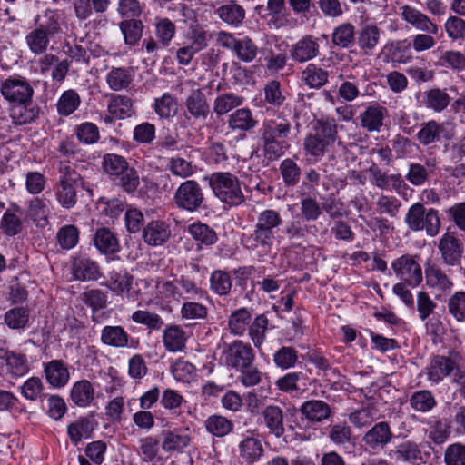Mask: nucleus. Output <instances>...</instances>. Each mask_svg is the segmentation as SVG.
<instances>
[{
	"label": "nucleus",
	"mask_w": 465,
	"mask_h": 465,
	"mask_svg": "<svg viewBox=\"0 0 465 465\" xmlns=\"http://www.w3.org/2000/svg\"><path fill=\"white\" fill-rule=\"evenodd\" d=\"M186 111L195 120H205L210 113V106L205 94L201 89L193 90L184 102Z\"/></svg>",
	"instance_id": "obj_31"
},
{
	"label": "nucleus",
	"mask_w": 465,
	"mask_h": 465,
	"mask_svg": "<svg viewBox=\"0 0 465 465\" xmlns=\"http://www.w3.org/2000/svg\"><path fill=\"white\" fill-rule=\"evenodd\" d=\"M16 212H21L20 207L17 204H12V207L8 208L1 218L0 225L6 235H16L22 230V221L16 215Z\"/></svg>",
	"instance_id": "obj_55"
},
{
	"label": "nucleus",
	"mask_w": 465,
	"mask_h": 465,
	"mask_svg": "<svg viewBox=\"0 0 465 465\" xmlns=\"http://www.w3.org/2000/svg\"><path fill=\"white\" fill-rule=\"evenodd\" d=\"M423 104L435 113L443 112L450 103V97L445 89L431 88L424 92Z\"/></svg>",
	"instance_id": "obj_41"
},
{
	"label": "nucleus",
	"mask_w": 465,
	"mask_h": 465,
	"mask_svg": "<svg viewBox=\"0 0 465 465\" xmlns=\"http://www.w3.org/2000/svg\"><path fill=\"white\" fill-rule=\"evenodd\" d=\"M292 124L285 118L264 120L261 129L263 149L270 158L277 159L290 147Z\"/></svg>",
	"instance_id": "obj_3"
},
{
	"label": "nucleus",
	"mask_w": 465,
	"mask_h": 465,
	"mask_svg": "<svg viewBox=\"0 0 465 465\" xmlns=\"http://www.w3.org/2000/svg\"><path fill=\"white\" fill-rule=\"evenodd\" d=\"M44 371L47 382L54 388L64 387L70 379L68 368L61 360H53L47 362Z\"/></svg>",
	"instance_id": "obj_30"
},
{
	"label": "nucleus",
	"mask_w": 465,
	"mask_h": 465,
	"mask_svg": "<svg viewBox=\"0 0 465 465\" xmlns=\"http://www.w3.org/2000/svg\"><path fill=\"white\" fill-rule=\"evenodd\" d=\"M154 35L163 47L170 45L176 34V25L167 17H155Z\"/></svg>",
	"instance_id": "obj_44"
},
{
	"label": "nucleus",
	"mask_w": 465,
	"mask_h": 465,
	"mask_svg": "<svg viewBox=\"0 0 465 465\" xmlns=\"http://www.w3.org/2000/svg\"><path fill=\"white\" fill-rule=\"evenodd\" d=\"M218 17L232 27H239L245 19V10L234 1L221 5L215 10Z\"/></svg>",
	"instance_id": "obj_35"
},
{
	"label": "nucleus",
	"mask_w": 465,
	"mask_h": 465,
	"mask_svg": "<svg viewBox=\"0 0 465 465\" xmlns=\"http://www.w3.org/2000/svg\"><path fill=\"white\" fill-rule=\"evenodd\" d=\"M232 420L222 415L213 414L209 416L204 421L205 430L214 437L222 438L233 430Z\"/></svg>",
	"instance_id": "obj_49"
},
{
	"label": "nucleus",
	"mask_w": 465,
	"mask_h": 465,
	"mask_svg": "<svg viewBox=\"0 0 465 465\" xmlns=\"http://www.w3.org/2000/svg\"><path fill=\"white\" fill-rule=\"evenodd\" d=\"M389 456L397 461L409 463H415L422 459L418 444L411 440L398 444L394 450L390 451Z\"/></svg>",
	"instance_id": "obj_39"
},
{
	"label": "nucleus",
	"mask_w": 465,
	"mask_h": 465,
	"mask_svg": "<svg viewBox=\"0 0 465 465\" xmlns=\"http://www.w3.org/2000/svg\"><path fill=\"white\" fill-rule=\"evenodd\" d=\"M254 358L255 353L252 346L240 340L225 344L222 352L224 364L236 371L252 365Z\"/></svg>",
	"instance_id": "obj_8"
},
{
	"label": "nucleus",
	"mask_w": 465,
	"mask_h": 465,
	"mask_svg": "<svg viewBox=\"0 0 465 465\" xmlns=\"http://www.w3.org/2000/svg\"><path fill=\"white\" fill-rule=\"evenodd\" d=\"M436 167L437 163L433 159L427 160L425 164L411 163L405 178L413 186H422L430 180Z\"/></svg>",
	"instance_id": "obj_28"
},
{
	"label": "nucleus",
	"mask_w": 465,
	"mask_h": 465,
	"mask_svg": "<svg viewBox=\"0 0 465 465\" xmlns=\"http://www.w3.org/2000/svg\"><path fill=\"white\" fill-rule=\"evenodd\" d=\"M427 378L433 383H439L445 377L452 374L458 370V365L454 360L450 357L437 355L434 356L427 368Z\"/></svg>",
	"instance_id": "obj_16"
},
{
	"label": "nucleus",
	"mask_w": 465,
	"mask_h": 465,
	"mask_svg": "<svg viewBox=\"0 0 465 465\" xmlns=\"http://www.w3.org/2000/svg\"><path fill=\"white\" fill-rule=\"evenodd\" d=\"M437 247L442 264L448 267H461L464 245L456 232L446 231L439 238Z\"/></svg>",
	"instance_id": "obj_9"
},
{
	"label": "nucleus",
	"mask_w": 465,
	"mask_h": 465,
	"mask_svg": "<svg viewBox=\"0 0 465 465\" xmlns=\"http://www.w3.org/2000/svg\"><path fill=\"white\" fill-rule=\"evenodd\" d=\"M213 195L230 207L242 205L245 196L239 178L230 172H214L205 177Z\"/></svg>",
	"instance_id": "obj_4"
},
{
	"label": "nucleus",
	"mask_w": 465,
	"mask_h": 465,
	"mask_svg": "<svg viewBox=\"0 0 465 465\" xmlns=\"http://www.w3.org/2000/svg\"><path fill=\"white\" fill-rule=\"evenodd\" d=\"M70 398L77 407L87 408L92 406L95 400L94 384L85 379L74 382L70 391Z\"/></svg>",
	"instance_id": "obj_22"
},
{
	"label": "nucleus",
	"mask_w": 465,
	"mask_h": 465,
	"mask_svg": "<svg viewBox=\"0 0 465 465\" xmlns=\"http://www.w3.org/2000/svg\"><path fill=\"white\" fill-rule=\"evenodd\" d=\"M379 418V410L373 404H368L349 415V420L356 428L371 425Z\"/></svg>",
	"instance_id": "obj_50"
},
{
	"label": "nucleus",
	"mask_w": 465,
	"mask_h": 465,
	"mask_svg": "<svg viewBox=\"0 0 465 465\" xmlns=\"http://www.w3.org/2000/svg\"><path fill=\"white\" fill-rule=\"evenodd\" d=\"M239 456L246 463L252 464L260 460L263 453L262 441L255 437H245L238 444Z\"/></svg>",
	"instance_id": "obj_37"
},
{
	"label": "nucleus",
	"mask_w": 465,
	"mask_h": 465,
	"mask_svg": "<svg viewBox=\"0 0 465 465\" xmlns=\"http://www.w3.org/2000/svg\"><path fill=\"white\" fill-rule=\"evenodd\" d=\"M94 246L104 254L116 253L119 249V242L116 235L108 228H99L94 236Z\"/></svg>",
	"instance_id": "obj_40"
},
{
	"label": "nucleus",
	"mask_w": 465,
	"mask_h": 465,
	"mask_svg": "<svg viewBox=\"0 0 465 465\" xmlns=\"http://www.w3.org/2000/svg\"><path fill=\"white\" fill-rule=\"evenodd\" d=\"M81 98L74 90L64 91L57 102V112L59 114L68 116L72 114L80 105Z\"/></svg>",
	"instance_id": "obj_62"
},
{
	"label": "nucleus",
	"mask_w": 465,
	"mask_h": 465,
	"mask_svg": "<svg viewBox=\"0 0 465 465\" xmlns=\"http://www.w3.org/2000/svg\"><path fill=\"white\" fill-rule=\"evenodd\" d=\"M405 223L409 229L414 232L425 230L427 235L436 236L440 229L439 212L433 208L425 209L420 203L412 204L406 215Z\"/></svg>",
	"instance_id": "obj_6"
},
{
	"label": "nucleus",
	"mask_w": 465,
	"mask_h": 465,
	"mask_svg": "<svg viewBox=\"0 0 465 465\" xmlns=\"http://www.w3.org/2000/svg\"><path fill=\"white\" fill-rule=\"evenodd\" d=\"M381 34V29L376 24H367L361 26L356 37V43L361 52L367 55L371 54L380 43Z\"/></svg>",
	"instance_id": "obj_18"
},
{
	"label": "nucleus",
	"mask_w": 465,
	"mask_h": 465,
	"mask_svg": "<svg viewBox=\"0 0 465 465\" xmlns=\"http://www.w3.org/2000/svg\"><path fill=\"white\" fill-rule=\"evenodd\" d=\"M71 272L76 281H95L100 277V268L96 262L88 257L79 256L72 261Z\"/></svg>",
	"instance_id": "obj_19"
},
{
	"label": "nucleus",
	"mask_w": 465,
	"mask_h": 465,
	"mask_svg": "<svg viewBox=\"0 0 465 465\" xmlns=\"http://www.w3.org/2000/svg\"><path fill=\"white\" fill-rule=\"evenodd\" d=\"M301 414L312 423H321L331 415V406L321 400L304 401L300 408Z\"/></svg>",
	"instance_id": "obj_23"
},
{
	"label": "nucleus",
	"mask_w": 465,
	"mask_h": 465,
	"mask_svg": "<svg viewBox=\"0 0 465 465\" xmlns=\"http://www.w3.org/2000/svg\"><path fill=\"white\" fill-rule=\"evenodd\" d=\"M416 140L422 146H430L446 138L445 124L436 120L423 122L416 134Z\"/></svg>",
	"instance_id": "obj_17"
},
{
	"label": "nucleus",
	"mask_w": 465,
	"mask_h": 465,
	"mask_svg": "<svg viewBox=\"0 0 465 465\" xmlns=\"http://www.w3.org/2000/svg\"><path fill=\"white\" fill-rule=\"evenodd\" d=\"M449 313L459 322H465V292H455L447 302Z\"/></svg>",
	"instance_id": "obj_64"
},
{
	"label": "nucleus",
	"mask_w": 465,
	"mask_h": 465,
	"mask_svg": "<svg viewBox=\"0 0 465 465\" xmlns=\"http://www.w3.org/2000/svg\"><path fill=\"white\" fill-rule=\"evenodd\" d=\"M393 438L390 424L387 421H380L363 434L361 442L367 451L376 454L383 450Z\"/></svg>",
	"instance_id": "obj_11"
},
{
	"label": "nucleus",
	"mask_w": 465,
	"mask_h": 465,
	"mask_svg": "<svg viewBox=\"0 0 465 465\" xmlns=\"http://www.w3.org/2000/svg\"><path fill=\"white\" fill-rule=\"evenodd\" d=\"M188 336L180 325H169L163 332V343L169 352H183L186 348Z\"/></svg>",
	"instance_id": "obj_25"
},
{
	"label": "nucleus",
	"mask_w": 465,
	"mask_h": 465,
	"mask_svg": "<svg viewBox=\"0 0 465 465\" xmlns=\"http://www.w3.org/2000/svg\"><path fill=\"white\" fill-rule=\"evenodd\" d=\"M266 8L271 15L270 25L274 28L290 25V14L285 10V0H268Z\"/></svg>",
	"instance_id": "obj_46"
},
{
	"label": "nucleus",
	"mask_w": 465,
	"mask_h": 465,
	"mask_svg": "<svg viewBox=\"0 0 465 465\" xmlns=\"http://www.w3.org/2000/svg\"><path fill=\"white\" fill-rule=\"evenodd\" d=\"M331 43L334 46L347 49L355 41V27L351 23L345 22L333 28Z\"/></svg>",
	"instance_id": "obj_43"
},
{
	"label": "nucleus",
	"mask_w": 465,
	"mask_h": 465,
	"mask_svg": "<svg viewBox=\"0 0 465 465\" xmlns=\"http://www.w3.org/2000/svg\"><path fill=\"white\" fill-rule=\"evenodd\" d=\"M94 430L93 420L88 417H80L67 426V434L74 445H78L81 440L92 436Z\"/></svg>",
	"instance_id": "obj_36"
},
{
	"label": "nucleus",
	"mask_w": 465,
	"mask_h": 465,
	"mask_svg": "<svg viewBox=\"0 0 465 465\" xmlns=\"http://www.w3.org/2000/svg\"><path fill=\"white\" fill-rule=\"evenodd\" d=\"M236 57L244 62H252L258 54V46L250 36H243L239 39L233 51Z\"/></svg>",
	"instance_id": "obj_61"
},
{
	"label": "nucleus",
	"mask_w": 465,
	"mask_h": 465,
	"mask_svg": "<svg viewBox=\"0 0 465 465\" xmlns=\"http://www.w3.org/2000/svg\"><path fill=\"white\" fill-rule=\"evenodd\" d=\"M171 236L170 226L163 221H151L143 231L144 242L151 246L164 244Z\"/></svg>",
	"instance_id": "obj_24"
},
{
	"label": "nucleus",
	"mask_w": 465,
	"mask_h": 465,
	"mask_svg": "<svg viewBox=\"0 0 465 465\" xmlns=\"http://www.w3.org/2000/svg\"><path fill=\"white\" fill-rule=\"evenodd\" d=\"M189 429H173L163 431L162 449L164 452L182 451L189 446Z\"/></svg>",
	"instance_id": "obj_21"
},
{
	"label": "nucleus",
	"mask_w": 465,
	"mask_h": 465,
	"mask_svg": "<svg viewBox=\"0 0 465 465\" xmlns=\"http://www.w3.org/2000/svg\"><path fill=\"white\" fill-rule=\"evenodd\" d=\"M412 409L420 412H427L436 406V400L430 391H415L409 399Z\"/></svg>",
	"instance_id": "obj_63"
},
{
	"label": "nucleus",
	"mask_w": 465,
	"mask_h": 465,
	"mask_svg": "<svg viewBox=\"0 0 465 465\" xmlns=\"http://www.w3.org/2000/svg\"><path fill=\"white\" fill-rule=\"evenodd\" d=\"M282 224V218L278 211L265 209L258 213L252 231L242 234L241 242L245 249L260 257L267 256L273 248Z\"/></svg>",
	"instance_id": "obj_1"
},
{
	"label": "nucleus",
	"mask_w": 465,
	"mask_h": 465,
	"mask_svg": "<svg viewBox=\"0 0 465 465\" xmlns=\"http://www.w3.org/2000/svg\"><path fill=\"white\" fill-rule=\"evenodd\" d=\"M232 286V282L230 274L222 270L213 271L210 276V288L211 290L220 295H227Z\"/></svg>",
	"instance_id": "obj_60"
},
{
	"label": "nucleus",
	"mask_w": 465,
	"mask_h": 465,
	"mask_svg": "<svg viewBox=\"0 0 465 465\" xmlns=\"http://www.w3.org/2000/svg\"><path fill=\"white\" fill-rule=\"evenodd\" d=\"M252 321V310L242 307L233 311L228 319V326L231 333L235 336H242Z\"/></svg>",
	"instance_id": "obj_42"
},
{
	"label": "nucleus",
	"mask_w": 465,
	"mask_h": 465,
	"mask_svg": "<svg viewBox=\"0 0 465 465\" xmlns=\"http://www.w3.org/2000/svg\"><path fill=\"white\" fill-rule=\"evenodd\" d=\"M269 320L265 314L257 315L254 320L250 322L248 327V335L253 345L260 349L266 339Z\"/></svg>",
	"instance_id": "obj_52"
},
{
	"label": "nucleus",
	"mask_w": 465,
	"mask_h": 465,
	"mask_svg": "<svg viewBox=\"0 0 465 465\" xmlns=\"http://www.w3.org/2000/svg\"><path fill=\"white\" fill-rule=\"evenodd\" d=\"M387 114L388 110L384 106L380 104L369 105L359 116L361 126L370 133L380 132Z\"/></svg>",
	"instance_id": "obj_26"
},
{
	"label": "nucleus",
	"mask_w": 465,
	"mask_h": 465,
	"mask_svg": "<svg viewBox=\"0 0 465 465\" xmlns=\"http://www.w3.org/2000/svg\"><path fill=\"white\" fill-rule=\"evenodd\" d=\"M35 25L45 34L54 36L62 32L61 15L57 10L46 9L37 15L34 20Z\"/></svg>",
	"instance_id": "obj_34"
},
{
	"label": "nucleus",
	"mask_w": 465,
	"mask_h": 465,
	"mask_svg": "<svg viewBox=\"0 0 465 465\" xmlns=\"http://www.w3.org/2000/svg\"><path fill=\"white\" fill-rule=\"evenodd\" d=\"M25 42L29 50L33 54H42L45 53L48 48L50 44V35L35 26V28L26 35Z\"/></svg>",
	"instance_id": "obj_56"
},
{
	"label": "nucleus",
	"mask_w": 465,
	"mask_h": 465,
	"mask_svg": "<svg viewBox=\"0 0 465 465\" xmlns=\"http://www.w3.org/2000/svg\"><path fill=\"white\" fill-rule=\"evenodd\" d=\"M119 28L124 35V44L134 46L141 40L143 25L141 20L127 19L119 24Z\"/></svg>",
	"instance_id": "obj_51"
},
{
	"label": "nucleus",
	"mask_w": 465,
	"mask_h": 465,
	"mask_svg": "<svg viewBox=\"0 0 465 465\" xmlns=\"http://www.w3.org/2000/svg\"><path fill=\"white\" fill-rule=\"evenodd\" d=\"M243 101V97L233 93L221 94L213 100V113L220 117L231 112L232 109L241 106Z\"/></svg>",
	"instance_id": "obj_48"
},
{
	"label": "nucleus",
	"mask_w": 465,
	"mask_h": 465,
	"mask_svg": "<svg viewBox=\"0 0 465 465\" xmlns=\"http://www.w3.org/2000/svg\"><path fill=\"white\" fill-rule=\"evenodd\" d=\"M321 54L319 38L305 35L290 48V57L296 64H304L314 60Z\"/></svg>",
	"instance_id": "obj_14"
},
{
	"label": "nucleus",
	"mask_w": 465,
	"mask_h": 465,
	"mask_svg": "<svg viewBox=\"0 0 465 465\" xmlns=\"http://www.w3.org/2000/svg\"><path fill=\"white\" fill-rule=\"evenodd\" d=\"M188 233L194 241L207 246L214 244L218 239L215 231L201 222L190 224Z\"/></svg>",
	"instance_id": "obj_53"
},
{
	"label": "nucleus",
	"mask_w": 465,
	"mask_h": 465,
	"mask_svg": "<svg viewBox=\"0 0 465 465\" xmlns=\"http://www.w3.org/2000/svg\"><path fill=\"white\" fill-rule=\"evenodd\" d=\"M38 115L39 107L33 104L32 99L15 103L10 108V117L15 125L31 124L38 118Z\"/></svg>",
	"instance_id": "obj_27"
},
{
	"label": "nucleus",
	"mask_w": 465,
	"mask_h": 465,
	"mask_svg": "<svg viewBox=\"0 0 465 465\" xmlns=\"http://www.w3.org/2000/svg\"><path fill=\"white\" fill-rule=\"evenodd\" d=\"M163 289L166 295L175 301L193 300L197 297H202L204 293L203 289L198 286L194 281L185 276L166 282L163 283Z\"/></svg>",
	"instance_id": "obj_13"
},
{
	"label": "nucleus",
	"mask_w": 465,
	"mask_h": 465,
	"mask_svg": "<svg viewBox=\"0 0 465 465\" xmlns=\"http://www.w3.org/2000/svg\"><path fill=\"white\" fill-rule=\"evenodd\" d=\"M411 44L406 40H394L385 44L381 54L393 64H406L411 59Z\"/></svg>",
	"instance_id": "obj_29"
},
{
	"label": "nucleus",
	"mask_w": 465,
	"mask_h": 465,
	"mask_svg": "<svg viewBox=\"0 0 465 465\" xmlns=\"http://www.w3.org/2000/svg\"><path fill=\"white\" fill-rule=\"evenodd\" d=\"M420 257L418 254L404 253L391 262V267L400 282L411 288L418 287L423 281Z\"/></svg>",
	"instance_id": "obj_7"
},
{
	"label": "nucleus",
	"mask_w": 465,
	"mask_h": 465,
	"mask_svg": "<svg viewBox=\"0 0 465 465\" xmlns=\"http://www.w3.org/2000/svg\"><path fill=\"white\" fill-rule=\"evenodd\" d=\"M208 308L200 302L193 301L184 302L180 309V316L183 321H203L207 318Z\"/></svg>",
	"instance_id": "obj_58"
},
{
	"label": "nucleus",
	"mask_w": 465,
	"mask_h": 465,
	"mask_svg": "<svg viewBox=\"0 0 465 465\" xmlns=\"http://www.w3.org/2000/svg\"><path fill=\"white\" fill-rule=\"evenodd\" d=\"M338 124L333 118H322L316 121L312 132L306 134L303 140V150L306 155L320 161L338 140Z\"/></svg>",
	"instance_id": "obj_2"
},
{
	"label": "nucleus",
	"mask_w": 465,
	"mask_h": 465,
	"mask_svg": "<svg viewBox=\"0 0 465 465\" xmlns=\"http://www.w3.org/2000/svg\"><path fill=\"white\" fill-rule=\"evenodd\" d=\"M107 109L110 114L117 119H124L134 114L133 102L125 95H113L109 100Z\"/></svg>",
	"instance_id": "obj_47"
},
{
	"label": "nucleus",
	"mask_w": 465,
	"mask_h": 465,
	"mask_svg": "<svg viewBox=\"0 0 465 465\" xmlns=\"http://www.w3.org/2000/svg\"><path fill=\"white\" fill-rule=\"evenodd\" d=\"M130 335L119 325L104 326L101 331V341L110 347L125 348L128 346Z\"/></svg>",
	"instance_id": "obj_38"
},
{
	"label": "nucleus",
	"mask_w": 465,
	"mask_h": 465,
	"mask_svg": "<svg viewBox=\"0 0 465 465\" xmlns=\"http://www.w3.org/2000/svg\"><path fill=\"white\" fill-rule=\"evenodd\" d=\"M28 213L37 224L46 223L50 214L49 201L45 198H33L28 203Z\"/></svg>",
	"instance_id": "obj_59"
},
{
	"label": "nucleus",
	"mask_w": 465,
	"mask_h": 465,
	"mask_svg": "<svg viewBox=\"0 0 465 465\" xmlns=\"http://www.w3.org/2000/svg\"><path fill=\"white\" fill-rule=\"evenodd\" d=\"M227 123L233 132H249L256 127L258 121L249 108H239L229 115Z\"/></svg>",
	"instance_id": "obj_33"
},
{
	"label": "nucleus",
	"mask_w": 465,
	"mask_h": 465,
	"mask_svg": "<svg viewBox=\"0 0 465 465\" xmlns=\"http://www.w3.org/2000/svg\"><path fill=\"white\" fill-rule=\"evenodd\" d=\"M329 73L314 64H309L302 72V80L311 88H321L328 82Z\"/></svg>",
	"instance_id": "obj_54"
},
{
	"label": "nucleus",
	"mask_w": 465,
	"mask_h": 465,
	"mask_svg": "<svg viewBox=\"0 0 465 465\" xmlns=\"http://www.w3.org/2000/svg\"><path fill=\"white\" fill-rule=\"evenodd\" d=\"M261 414L269 432L276 438H281L285 432L282 408L274 404L267 405Z\"/></svg>",
	"instance_id": "obj_32"
},
{
	"label": "nucleus",
	"mask_w": 465,
	"mask_h": 465,
	"mask_svg": "<svg viewBox=\"0 0 465 465\" xmlns=\"http://www.w3.org/2000/svg\"><path fill=\"white\" fill-rule=\"evenodd\" d=\"M0 92L8 102L15 104L32 99L34 89L29 82L20 75L10 76L1 83Z\"/></svg>",
	"instance_id": "obj_12"
},
{
	"label": "nucleus",
	"mask_w": 465,
	"mask_h": 465,
	"mask_svg": "<svg viewBox=\"0 0 465 465\" xmlns=\"http://www.w3.org/2000/svg\"><path fill=\"white\" fill-rule=\"evenodd\" d=\"M133 72L130 68L113 67L106 74V83L113 91L128 88L133 81Z\"/></svg>",
	"instance_id": "obj_45"
},
{
	"label": "nucleus",
	"mask_w": 465,
	"mask_h": 465,
	"mask_svg": "<svg viewBox=\"0 0 465 465\" xmlns=\"http://www.w3.org/2000/svg\"><path fill=\"white\" fill-rule=\"evenodd\" d=\"M424 278L426 286L440 295L450 292L453 287V282L446 272L430 261L424 264Z\"/></svg>",
	"instance_id": "obj_15"
},
{
	"label": "nucleus",
	"mask_w": 465,
	"mask_h": 465,
	"mask_svg": "<svg viewBox=\"0 0 465 465\" xmlns=\"http://www.w3.org/2000/svg\"><path fill=\"white\" fill-rule=\"evenodd\" d=\"M401 18L420 32H435L436 25L427 15L409 5L400 6Z\"/></svg>",
	"instance_id": "obj_20"
},
{
	"label": "nucleus",
	"mask_w": 465,
	"mask_h": 465,
	"mask_svg": "<svg viewBox=\"0 0 465 465\" xmlns=\"http://www.w3.org/2000/svg\"><path fill=\"white\" fill-rule=\"evenodd\" d=\"M8 372L15 376H24L29 371V364L27 358L25 354L16 353L14 351H7L5 353Z\"/></svg>",
	"instance_id": "obj_57"
},
{
	"label": "nucleus",
	"mask_w": 465,
	"mask_h": 465,
	"mask_svg": "<svg viewBox=\"0 0 465 465\" xmlns=\"http://www.w3.org/2000/svg\"><path fill=\"white\" fill-rule=\"evenodd\" d=\"M59 179L54 187V196L64 209H72L77 203V188L83 184L81 175L69 162L58 164Z\"/></svg>",
	"instance_id": "obj_5"
},
{
	"label": "nucleus",
	"mask_w": 465,
	"mask_h": 465,
	"mask_svg": "<svg viewBox=\"0 0 465 465\" xmlns=\"http://www.w3.org/2000/svg\"><path fill=\"white\" fill-rule=\"evenodd\" d=\"M173 200L179 209L193 213L203 204L204 194L195 180H186L178 186Z\"/></svg>",
	"instance_id": "obj_10"
}]
</instances>
